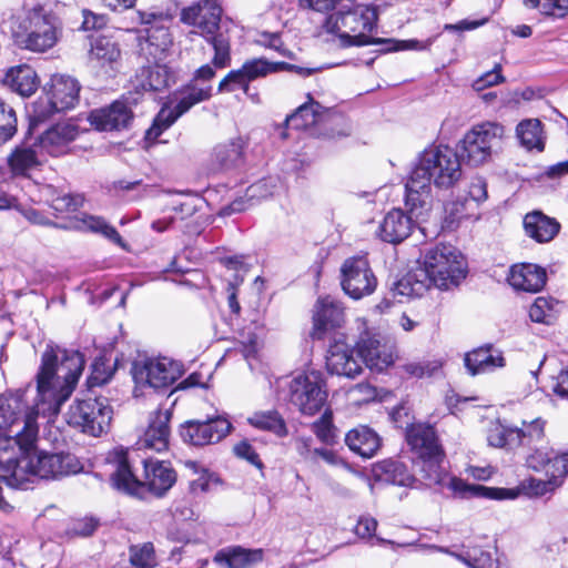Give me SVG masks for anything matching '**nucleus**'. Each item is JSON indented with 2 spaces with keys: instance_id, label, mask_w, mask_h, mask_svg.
<instances>
[{
  "instance_id": "nucleus-1",
  "label": "nucleus",
  "mask_w": 568,
  "mask_h": 568,
  "mask_svg": "<svg viewBox=\"0 0 568 568\" xmlns=\"http://www.w3.org/2000/svg\"><path fill=\"white\" fill-rule=\"evenodd\" d=\"M83 367L84 358L80 352L49 345L36 376L37 400L33 410L22 416L18 398L0 405V416L6 419L0 427H8V434H0V464H6L11 473L22 456L36 447L39 432L36 416L52 417L60 412L74 390Z\"/></svg>"
},
{
  "instance_id": "nucleus-2",
  "label": "nucleus",
  "mask_w": 568,
  "mask_h": 568,
  "mask_svg": "<svg viewBox=\"0 0 568 568\" xmlns=\"http://www.w3.org/2000/svg\"><path fill=\"white\" fill-rule=\"evenodd\" d=\"M109 460L115 469L111 475L113 486L130 495H138L142 487H148L156 496L165 494L175 483V471L164 462L143 458L140 460L143 470L138 475L132 469L129 453L122 448L114 449Z\"/></svg>"
},
{
  "instance_id": "nucleus-3",
  "label": "nucleus",
  "mask_w": 568,
  "mask_h": 568,
  "mask_svg": "<svg viewBox=\"0 0 568 568\" xmlns=\"http://www.w3.org/2000/svg\"><path fill=\"white\" fill-rule=\"evenodd\" d=\"M83 466L77 456L70 453H49L36 450V447L17 463L16 468L9 476H2L9 487L28 489L29 476H37L42 479H61L75 475Z\"/></svg>"
},
{
  "instance_id": "nucleus-4",
  "label": "nucleus",
  "mask_w": 568,
  "mask_h": 568,
  "mask_svg": "<svg viewBox=\"0 0 568 568\" xmlns=\"http://www.w3.org/2000/svg\"><path fill=\"white\" fill-rule=\"evenodd\" d=\"M216 69L211 62L194 71L192 79L175 92L176 103L174 108L164 106L160 110L153 124L145 133L148 141L156 140L163 131L190 109L212 98L213 87L211 82L215 78Z\"/></svg>"
},
{
  "instance_id": "nucleus-5",
  "label": "nucleus",
  "mask_w": 568,
  "mask_h": 568,
  "mask_svg": "<svg viewBox=\"0 0 568 568\" xmlns=\"http://www.w3.org/2000/svg\"><path fill=\"white\" fill-rule=\"evenodd\" d=\"M223 9L219 0H199L181 11V21L197 29L194 33L202 36L214 50L212 63L215 68L231 64V40L222 31Z\"/></svg>"
},
{
  "instance_id": "nucleus-6",
  "label": "nucleus",
  "mask_w": 568,
  "mask_h": 568,
  "mask_svg": "<svg viewBox=\"0 0 568 568\" xmlns=\"http://www.w3.org/2000/svg\"><path fill=\"white\" fill-rule=\"evenodd\" d=\"M414 185L450 189L462 179L463 171L458 153L448 145H430L419 153L412 170Z\"/></svg>"
},
{
  "instance_id": "nucleus-7",
  "label": "nucleus",
  "mask_w": 568,
  "mask_h": 568,
  "mask_svg": "<svg viewBox=\"0 0 568 568\" xmlns=\"http://www.w3.org/2000/svg\"><path fill=\"white\" fill-rule=\"evenodd\" d=\"M377 21L376 9L368 6H356L346 12H336L326 20V29L338 37L339 47H362L385 43L366 34L374 29Z\"/></svg>"
},
{
  "instance_id": "nucleus-8",
  "label": "nucleus",
  "mask_w": 568,
  "mask_h": 568,
  "mask_svg": "<svg viewBox=\"0 0 568 568\" xmlns=\"http://www.w3.org/2000/svg\"><path fill=\"white\" fill-rule=\"evenodd\" d=\"M420 473L427 486L437 485L447 487L460 498L480 497L488 499H515L518 491L515 489L493 488L478 484H467L463 479L449 477L443 469L442 453L434 457L420 458Z\"/></svg>"
},
{
  "instance_id": "nucleus-9",
  "label": "nucleus",
  "mask_w": 568,
  "mask_h": 568,
  "mask_svg": "<svg viewBox=\"0 0 568 568\" xmlns=\"http://www.w3.org/2000/svg\"><path fill=\"white\" fill-rule=\"evenodd\" d=\"M505 129L496 122H483L468 130L460 141V156L470 166L488 163L503 146Z\"/></svg>"
},
{
  "instance_id": "nucleus-10",
  "label": "nucleus",
  "mask_w": 568,
  "mask_h": 568,
  "mask_svg": "<svg viewBox=\"0 0 568 568\" xmlns=\"http://www.w3.org/2000/svg\"><path fill=\"white\" fill-rule=\"evenodd\" d=\"M427 274L429 285L440 290L457 286L465 278V263L460 254L449 245H437L425 254L424 266L418 267Z\"/></svg>"
},
{
  "instance_id": "nucleus-11",
  "label": "nucleus",
  "mask_w": 568,
  "mask_h": 568,
  "mask_svg": "<svg viewBox=\"0 0 568 568\" xmlns=\"http://www.w3.org/2000/svg\"><path fill=\"white\" fill-rule=\"evenodd\" d=\"M322 374L316 371L297 374L287 383V398L300 413L317 414L326 403L327 392Z\"/></svg>"
},
{
  "instance_id": "nucleus-12",
  "label": "nucleus",
  "mask_w": 568,
  "mask_h": 568,
  "mask_svg": "<svg viewBox=\"0 0 568 568\" xmlns=\"http://www.w3.org/2000/svg\"><path fill=\"white\" fill-rule=\"evenodd\" d=\"M70 426L93 437L100 436L109 427L112 408L106 397H94L75 400L67 413Z\"/></svg>"
},
{
  "instance_id": "nucleus-13",
  "label": "nucleus",
  "mask_w": 568,
  "mask_h": 568,
  "mask_svg": "<svg viewBox=\"0 0 568 568\" xmlns=\"http://www.w3.org/2000/svg\"><path fill=\"white\" fill-rule=\"evenodd\" d=\"M135 385L154 389L166 388L183 374V366L165 356L146 357L133 362L131 367Z\"/></svg>"
},
{
  "instance_id": "nucleus-14",
  "label": "nucleus",
  "mask_w": 568,
  "mask_h": 568,
  "mask_svg": "<svg viewBox=\"0 0 568 568\" xmlns=\"http://www.w3.org/2000/svg\"><path fill=\"white\" fill-rule=\"evenodd\" d=\"M140 21L146 26L144 41L140 43L141 53L146 59L162 61L166 52L173 44V39L169 30L171 21L169 14L162 12H140Z\"/></svg>"
},
{
  "instance_id": "nucleus-15",
  "label": "nucleus",
  "mask_w": 568,
  "mask_h": 568,
  "mask_svg": "<svg viewBox=\"0 0 568 568\" xmlns=\"http://www.w3.org/2000/svg\"><path fill=\"white\" fill-rule=\"evenodd\" d=\"M60 34L55 18L42 9H34L29 17V28L18 42L22 49L43 53L57 44Z\"/></svg>"
},
{
  "instance_id": "nucleus-16",
  "label": "nucleus",
  "mask_w": 568,
  "mask_h": 568,
  "mask_svg": "<svg viewBox=\"0 0 568 568\" xmlns=\"http://www.w3.org/2000/svg\"><path fill=\"white\" fill-rule=\"evenodd\" d=\"M341 285L353 300L374 293L377 278L365 256H352L344 261L341 267Z\"/></svg>"
},
{
  "instance_id": "nucleus-17",
  "label": "nucleus",
  "mask_w": 568,
  "mask_h": 568,
  "mask_svg": "<svg viewBox=\"0 0 568 568\" xmlns=\"http://www.w3.org/2000/svg\"><path fill=\"white\" fill-rule=\"evenodd\" d=\"M231 429V423L222 417L207 420H187L181 427V437L185 443L204 446L220 442Z\"/></svg>"
},
{
  "instance_id": "nucleus-18",
  "label": "nucleus",
  "mask_w": 568,
  "mask_h": 568,
  "mask_svg": "<svg viewBox=\"0 0 568 568\" xmlns=\"http://www.w3.org/2000/svg\"><path fill=\"white\" fill-rule=\"evenodd\" d=\"M130 103V99L125 98L108 108L92 111L89 118L91 124L100 131L126 129L133 119Z\"/></svg>"
},
{
  "instance_id": "nucleus-19",
  "label": "nucleus",
  "mask_w": 568,
  "mask_h": 568,
  "mask_svg": "<svg viewBox=\"0 0 568 568\" xmlns=\"http://www.w3.org/2000/svg\"><path fill=\"white\" fill-rule=\"evenodd\" d=\"M344 322V308L342 304L331 296L318 298L313 315V329L311 336L322 339L325 333L339 327Z\"/></svg>"
},
{
  "instance_id": "nucleus-20",
  "label": "nucleus",
  "mask_w": 568,
  "mask_h": 568,
  "mask_svg": "<svg viewBox=\"0 0 568 568\" xmlns=\"http://www.w3.org/2000/svg\"><path fill=\"white\" fill-rule=\"evenodd\" d=\"M77 134L75 125L58 123L40 134L36 143L43 155L59 156L67 151L69 143L75 139Z\"/></svg>"
},
{
  "instance_id": "nucleus-21",
  "label": "nucleus",
  "mask_w": 568,
  "mask_h": 568,
  "mask_svg": "<svg viewBox=\"0 0 568 568\" xmlns=\"http://www.w3.org/2000/svg\"><path fill=\"white\" fill-rule=\"evenodd\" d=\"M326 367L332 374L354 378L362 372V366L353 355V349L342 341L329 345Z\"/></svg>"
},
{
  "instance_id": "nucleus-22",
  "label": "nucleus",
  "mask_w": 568,
  "mask_h": 568,
  "mask_svg": "<svg viewBox=\"0 0 568 568\" xmlns=\"http://www.w3.org/2000/svg\"><path fill=\"white\" fill-rule=\"evenodd\" d=\"M79 82L74 78L65 74L52 75L49 89L45 91L57 108L62 111L75 106L79 101Z\"/></svg>"
},
{
  "instance_id": "nucleus-23",
  "label": "nucleus",
  "mask_w": 568,
  "mask_h": 568,
  "mask_svg": "<svg viewBox=\"0 0 568 568\" xmlns=\"http://www.w3.org/2000/svg\"><path fill=\"white\" fill-rule=\"evenodd\" d=\"M264 558L263 549L241 546L225 547L216 551L213 561L221 568H253Z\"/></svg>"
},
{
  "instance_id": "nucleus-24",
  "label": "nucleus",
  "mask_w": 568,
  "mask_h": 568,
  "mask_svg": "<svg viewBox=\"0 0 568 568\" xmlns=\"http://www.w3.org/2000/svg\"><path fill=\"white\" fill-rule=\"evenodd\" d=\"M357 353L371 371L383 372L394 363V355L385 344L375 337H362L357 344Z\"/></svg>"
},
{
  "instance_id": "nucleus-25",
  "label": "nucleus",
  "mask_w": 568,
  "mask_h": 568,
  "mask_svg": "<svg viewBox=\"0 0 568 568\" xmlns=\"http://www.w3.org/2000/svg\"><path fill=\"white\" fill-rule=\"evenodd\" d=\"M171 414L169 410H158L151 419L144 435L138 442L139 448L163 452L168 448Z\"/></svg>"
},
{
  "instance_id": "nucleus-26",
  "label": "nucleus",
  "mask_w": 568,
  "mask_h": 568,
  "mask_svg": "<svg viewBox=\"0 0 568 568\" xmlns=\"http://www.w3.org/2000/svg\"><path fill=\"white\" fill-rule=\"evenodd\" d=\"M406 439L419 458L434 457L442 453L436 433L429 425H412L407 429Z\"/></svg>"
},
{
  "instance_id": "nucleus-27",
  "label": "nucleus",
  "mask_w": 568,
  "mask_h": 568,
  "mask_svg": "<svg viewBox=\"0 0 568 568\" xmlns=\"http://www.w3.org/2000/svg\"><path fill=\"white\" fill-rule=\"evenodd\" d=\"M546 271L535 264H520L511 267L508 282L516 288L536 293L546 284Z\"/></svg>"
},
{
  "instance_id": "nucleus-28",
  "label": "nucleus",
  "mask_w": 568,
  "mask_h": 568,
  "mask_svg": "<svg viewBox=\"0 0 568 568\" xmlns=\"http://www.w3.org/2000/svg\"><path fill=\"white\" fill-rule=\"evenodd\" d=\"M412 229V216L400 209H394L385 215L379 226V236L385 242L397 244L409 236Z\"/></svg>"
},
{
  "instance_id": "nucleus-29",
  "label": "nucleus",
  "mask_w": 568,
  "mask_h": 568,
  "mask_svg": "<svg viewBox=\"0 0 568 568\" xmlns=\"http://www.w3.org/2000/svg\"><path fill=\"white\" fill-rule=\"evenodd\" d=\"M526 234L538 243L550 242L559 232V222L540 211L527 213L524 217Z\"/></svg>"
},
{
  "instance_id": "nucleus-30",
  "label": "nucleus",
  "mask_w": 568,
  "mask_h": 568,
  "mask_svg": "<svg viewBox=\"0 0 568 568\" xmlns=\"http://www.w3.org/2000/svg\"><path fill=\"white\" fill-rule=\"evenodd\" d=\"M44 161V155L37 143L16 146L8 158V164L14 175H27L38 169Z\"/></svg>"
},
{
  "instance_id": "nucleus-31",
  "label": "nucleus",
  "mask_w": 568,
  "mask_h": 568,
  "mask_svg": "<svg viewBox=\"0 0 568 568\" xmlns=\"http://www.w3.org/2000/svg\"><path fill=\"white\" fill-rule=\"evenodd\" d=\"M348 448L364 458L373 457L381 447L379 436L367 426L351 429L345 436Z\"/></svg>"
},
{
  "instance_id": "nucleus-32",
  "label": "nucleus",
  "mask_w": 568,
  "mask_h": 568,
  "mask_svg": "<svg viewBox=\"0 0 568 568\" xmlns=\"http://www.w3.org/2000/svg\"><path fill=\"white\" fill-rule=\"evenodd\" d=\"M373 475L377 481L397 486H410L413 475L399 460L385 459L374 465Z\"/></svg>"
},
{
  "instance_id": "nucleus-33",
  "label": "nucleus",
  "mask_w": 568,
  "mask_h": 568,
  "mask_svg": "<svg viewBox=\"0 0 568 568\" xmlns=\"http://www.w3.org/2000/svg\"><path fill=\"white\" fill-rule=\"evenodd\" d=\"M526 465L535 471L551 474V470L558 468L564 475H568V452L556 454L554 450L535 449L526 457Z\"/></svg>"
},
{
  "instance_id": "nucleus-34",
  "label": "nucleus",
  "mask_w": 568,
  "mask_h": 568,
  "mask_svg": "<svg viewBox=\"0 0 568 568\" xmlns=\"http://www.w3.org/2000/svg\"><path fill=\"white\" fill-rule=\"evenodd\" d=\"M140 85L144 91H161L175 82L174 72L166 65L154 61L141 70Z\"/></svg>"
},
{
  "instance_id": "nucleus-35",
  "label": "nucleus",
  "mask_w": 568,
  "mask_h": 568,
  "mask_svg": "<svg viewBox=\"0 0 568 568\" xmlns=\"http://www.w3.org/2000/svg\"><path fill=\"white\" fill-rule=\"evenodd\" d=\"M464 362L471 375L490 372L505 365L501 354L499 352L494 354L490 347H480L467 353Z\"/></svg>"
},
{
  "instance_id": "nucleus-36",
  "label": "nucleus",
  "mask_w": 568,
  "mask_h": 568,
  "mask_svg": "<svg viewBox=\"0 0 568 568\" xmlns=\"http://www.w3.org/2000/svg\"><path fill=\"white\" fill-rule=\"evenodd\" d=\"M4 82L22 97H30L39 85L36 71L27 64L11 68L6 73Z\"/></svg>"
},
{
  "instance_id": "nucleus-37",
  "label": "nucleus",
  "mask_w": 568,
  "mask_h": 568,
  "mask_svg": "<svg viewBox=\"0 0 568 568\" xmlns=\"http://www.w3.org/2000/svg\"><path fill=\"white\" fill-rule=\"evenodd\" d=\"M479 213L476 203L465 197L457 199L445 206V227L449 230L456 229L463 221H477Z\"/></svg>"
},
{
  "instance_id": "nucleus-38",
  "label": "nucleus",
  "mask_w": 568,
  "mask_h": 568,
  "mask_svg": "<svg viewBox=\"0 0 568 568\" xmlns=\"http://www.w3.org/2000/svg\"><path fill=\"white\" fill-rule=\"evenodd\" d=\"M75 227L82 232H91L100 234L106 240L118 244L121 247H125V243L119 232L111 224L106 222L102 216L82 214L77 217Z\"/></svg>"
},
{
  "instance_id": "nucleus-39",
  "label": "nucleus",
  "mask_w": 568,
  "mask_h": 568,
  "mask_svg": "<svg viewBox=\"0 0 568 568\" xmlns=\"http://www.w3.org/2000/svg\"><path fill=\"white\" fill-rule=\"evenodd\" d=\"M545 475L547 476V479H539L534 477L524 479L519 485V489L527 496L540 497L548 493H552L558 487H560L564 478L567 476L564 475L562 469L560 473L556 467L554 470H551V474Z\"/></svg>"
},
{
  "instance_id": "nucleus-40",
  "label": "nucleus",
  "mask_w": 568,
  "mask_h": 568,
  "mask_svg": "<svg viewBox=\"0 0 568 568\" xmlns=\"http://www.w3.org/2000/svg\"><path fill=\"white\" fill-rule=\"evenodd\" d=\"M429 287L430 285L427 274L420 272V270L417 267L397 281L394 284L392 291L395 297H415L423 295V293Z\"/></svg>"
},
{
  "instance_id": "nucleus-41",
  "label": "nucleus",
  "mask_w": 568,
  "mask_h": 568,
  "mask_svg": "<svg viewBox=\"0 0 568 568\" xmlns=\"http://www.w3.org/2000/svg\"><path fill=\"white\" fill-rule=\"evenodd\" d=\"M325 111L318 102L311 101L302 104L297 110L286 118L290 129L304 130L317 124Z\"/></svg>"
},
{
  "instance_id": "nucleus-42",
  "label": "nucleus",
  "mask_w": 568,
  "mask_h": 568,
  "mask_svg": "<svg viewBox=\"0 0 568 568\" xmlns=\"http://www.w3.org/2000/svg\"><path fill=\"white\" fill-rule=\"evenodd\" d=\"M121 55L120 48L111 38L99 36L92 38L90 59L101 65L115 63Z\"/></svg>"
},
{
  "instance_id": "nucleus-43",
  "label": "nucleus",
  "mask_w": 568,
  "mask_h": 568,
  "mask_svg": "<svg viewBox=\"0 0 568 568\" xmlns=\"http://www.w3.org/2000/svg\"><path fill=\"white\" fill-rule=\"evenodd\" d=\"M243 152V141L235 139L226 143H221L215 146L213 152L214 161L221 169H231L236 166Z\"/></svg>"
},
{
  "instance_id": "nucleus-44",
  "label": "nucleus",
  "mask_w": 568,
  "mask_h": 568,
  "mask_svg": "<svg viewBox=\"0 0 568 568\" xmlns=\"http://www.w3.org/2000/svg\"><path fill=\"white\" fill-rule=\"evenodd\" d=\"M517 136L528 150L544 149L541 122L537 119L524 120L517 125Z\"/></svg>"
},
{
  "instance_id": "nucleus-45",
  "label": "nucleus",
  "mask_w": 568,
  "mask_h": 568,
  "mask_svg": "<svg viewBox=\"0 0 568 568\" xmlns=\"http://www.w3.org/2000/svg\"><path fill=\"white\" fill-rule=\"evenodd\" d=\"M248 423L258 429L272 432L278 437L287 435L285 420L276 410L254 413L248 418Z\"/></svg>"
},
{
  "instance_id": "nucleus-46",
  "label": "nucleus",
  "mask_w": 568,
  "mask_h": 568,
  "mask_svg": "<svg viewBox=\"0 0 568 568\" xmlns=\"http://www.w3.org/2000/svg\"><path fill=\"white\" fill-rule=\"evenodd\" d=\"M63 112L53 103L50 97L44 93L39 97L32 104L29 111L30 128L36 129L39 124L45 122L55 113Z\"/></svg>"
},
{
  "instance_id": "nucleus-47",
  "label": "nucleus",
  "mask_w": 568,
  "mask_h": 568,
  "mask_svg": "<svg viewBox=\"0 0 568 568\" xmlns=\"http://www.w3.org/2000/svg\"><path fill=\"white\" fill-rule=\"evenodd\" d=\"M508 435L515 437L516 445L529 446L544 437V422L539 418L529 424L524 422L521 428H509Z\"/></svg>"
},
{
  "instance_id": "nucleus-48",
  "label": "nucleus",
  "mask_w": 568,
  "mask_h": 568,
  "mask_svg": "<svg viewBox=\"0 0 568 568\" xmlns=\"http://www.w3.org/2000/svg\"><path fill=\"white\" fill-rule=\"evenodd\" d=\"M430 187H417L414 185V172L412 171L406 183V206L416 217L420 215V210L428 204Z\"/></svg>"
},
{
  "instance_id": "nucleus-49",
  "label": "nucleus",
  "mask_w": 568,
  "mask_h": 568,
  "mask_svg": "<svg viewBox=\"0 0 568 568\" xmlns=\"http://www.w3.org/2000/svg\"><path fill=\"white\" fill-rule=\"evenodd\" d=\"M557 301L537 297L529 308V316L532 322L550 325L557 318Z\"/></svg>"
},
{
  "instance_id": "nucleus-50",
  "label": "nucleus",
  "mask_w": 568,
  "mask_h": 568,
  "mask_svg": "<svg viewBox=\"0 0 568 568\" xmlns=\"http://www.w3.org/2000/svg\"><path fill=\"white\" fill-rule=\"evenodd\" d=\"M525 8L537 10L542 16L564 18L567 16L568 0H523Z\"/></svg>"
},
{
  "instance_id": "nucleus-51",
  "label": "nucleus",
  "mask_w": 568,
  "mask_h": 568,
  "mask_svg": "<svg viewBox=\"0 0 568 568\" xmlns=\"http://www.w3.org/2000/svg\"><path fill=\"white\" fill-rule=\"evenodd\" d=\"M453 555L471 568H500L498 560L493 559L490 552L478 548L468 549L464 554Z\"/></svg>"
},
{
  "instance_id": "nucleus-52",
  "label": "nucleus",
  "mask_w": 568,
  "mask_h": 568,
  "mask_svg": "<svg viewBox=\"0 0 568 568\" xmlns=\"http://www.w3.org/2000/svg\"><path fill=\"white\" fill-rule=\"evenodd\" d=\"M17 132L14 110L0 98V144L9 141Z\"/></svg>"
},
{
  "instance_id": "nucleus-53",
  "label": "nucleus",
  "mask_w": 568,
  "mask_h": 568,
  "mask_svg": "<svg viewBox=\"0 0 568 568\" xmlns=\"http://www.w3.org/2000/svg\"><path fill=\"white\" fill-rule=\"evenodd\" d=\"M130 564L133 568H152L155 565L154 548L151 542L130 547Z\"/></svg>"
},
{
  "instance_id": "nucleus-54",
  "label": "nucleus",
  "mask_w": 568,
  "mask_h": 568,
  "mask_svg": "<svg viewBox=\"0 0 568 568\" xmlns=\"http://www.w3.org/2000/svg\"><path fill=\"white\" fill-rule=\"evenodd\" d=\"M280 63H270L264 59H252L243 63L241 70L243 71L247 82L256 80L274 72L278 69Z\"/></svg>"
},
{
  "instance_id": "nucleus-55",
  "label": "nucleus",
  "mask_w": 568,
  "mask_h": 568,
  "mask_svg": "<svg viewBox=\"0 0 568 568\" xmlns=\"http://www.w3.org/2000/svg\"><path fill=\"white\" fill-rule=\"evenodd\" d=\"M236 89H241L244 93L250 90V83L247 82L243 71L240 69L230 71L219 83L217 92H233Z\"/></svg>"
},
{
  "instance_id": "nucleus-56",
  "label": "nucleus",
  "mask_w": 568,
  "mask_h": 568,
  "mask_svg": "<svg viewBox=\"0 0 568 568\" xmlns=\"http://www.w3.org/2000/svg\"><path fill=\"white\" fill-rule=\"evenodd\" d=\"M84 197L81 194L62 193L51 200V206L60 213L74 212L83 205Z\"/></svg>"
},
{
  "instance_id": "nucleus-57",
  "label": "nucleus",
  "mask_w": 568,
  "mask_h": 568,
  "mask_svg": "<svg viewBox=\"0 0 568 568\" xmlns=\"http://www.w3.org/2000/svg\"><path fill=\"white\" fill-rule=\"evenodd\" d=\"M439 367L440 364L438 362H412L405 364L403 366V371L412 377L422 378L425 376H432Z\"/></svg>"
},
{
  "instance_id": "nucleus-58",
  "label": "nucleus",
  "mask_w": 568,
  "mask_h": 568,
  "mask_svg": "<svg viewBox=\"0 0 568 568\" xmlns=\"http://www.w3.org/2000/svg\"><path fill=\"white\" fill-rule=\"evenodd\" d=\"M312 429L320 440L331 443L333 440L332 414L325 412L320 419L313 423Z\"/></svg>"
},
{
  "instance_id": "nucleus-59",
  "label": "nucleus",
  "mask_w": 568,
  "mask_h": 568,
  "mask_svg": "<svg viewBox=\"0 0 568 568\" xmlns=\"http://www.w3.org/2000/svg\"><path fill=\"white\" fill-rule=\"evenodd\" d=\"M240 343L243 346L242 353L248 358L256 354L258 348V334L251 327L240 332Z\"/></svg>"
},
{
  "instance_id": "nucleus-60",
  "label": "nucleus",
  "mask_w": 568,
  "mask_h": 568,
  "mask_svg": "<svg viewBox=\"0 0 568 568\" xmlns=\"http://www.w3.org/2000/svg\"><path fill=\"white\" fill-rule=\"evenodd\" d=\"M501 65L497 63L493 70L486 72L480 78H478L474 83L473 88L476 91H481L488 87L496 85L505 81V78L501 75Z\"/></svg>"
},
{
  "instance_id": "nucleus-61",
  "label": "nucleus",
  "mask_w": 568,
  "mask_h": 568,
  "mask_svg": "<svg viewBox=\"0 0 568 568\" xmlns=\"http://www.w3.org/2000/svg\"><path fill=\"white\" fill-rule=\"evenodd\" d=\"M487 197L488 193L486 180L481 176L474 178L469 184L468 196L465 199L471 200L478 207L480 203L487 200Z\"/></svg>"
},
{
  "instance_id": "nucleus-62",
  "label": "nucleus",
  "mask_w": 568,
  "mask_h": 568,
  "mask_svg": "<svg viewBox=\"0 0 568 568\" xmlns=\"http://www.w3.org/2000/svg\"><path fill=\"white\" fill-rule=\"evenodd\" d=\"M509 428H500L497 427L495 430H491L488 435V443L494 447H514L516 445L515 437L508 435Z\"/></svg>"
},
{
  "instance_id": "nucleus-63",
  "label": "nucleus",
  "mask_w": 568,
  "mask_h": 568,
  "mask_svg": "<svg viewBox=\"0 0 568 568\" xmlns=\"http://www.w3.org/2000/svg\"><path fill=\"white\" fill-rule=\"evenodd\" d=\"M234 453L240 458L246 459L252 465L262 468L263 464L260 460L258 454L254 447L247 442H241L234 446Z\"/></svg>"
},
{
  "instance_id": "nucleus-64",
  "label": "nucleus",
  "mask_w": 568,
  "mask_h": 568,
  "mask_svg": "<svg viewBox=\"0 0 568 568\" xmlns=\"http://www.w3.org/2000/svg\"><path fill=\"white\" fill-rule=\"evenodd\" d=\"M377 528V520L371 516L359 517L355 526V534L361 538H371Z\"/></svg>"
}]
</instances>
